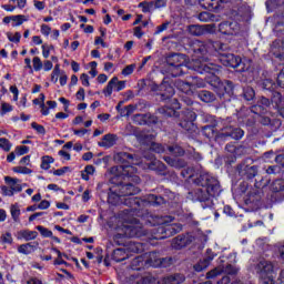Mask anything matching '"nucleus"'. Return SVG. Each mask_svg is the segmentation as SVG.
Segmentation results:
<instances>
[{"instance_id": "nucleus-1", "label": "nucleus", "mask_w": 284, "mask_h": 284, "mask_svg": "<svg viewBox=\"0 0 284 284\" xmlns=\"http://www.w3.org/2000/svg\"><path fill=\"white\" fill-rule=\"evenodd\" d=\"M114 159L115 161H120V163H125V161L129 163V165L122 164L112 166L109 170L111 183L118 185V190L124 199V205L129 206L119 214V222L122 223V225L118 226V232L122 233H118V236L126 239L145 236L148 233L143 229V224L134 216H143V211L150 205H161L163 197H159L154 194L148 195L144 200L131 197L141 192V189L136 186L141 183V178L136 175L139 169L135 166H141V162L126 152L118 153ZM122 181H132L135 185L132 183L122 184Z\"/></svg>"}, {"instance_id": "nucleus-2", "label": "nucleus", "mask_w": 284, "mask_h": 284, "mask_svg": "<svg viewBox=\"0 0 284 284\" xmlns=\"http://www.w3.org/2000/svg\"><path fill=\"white\" fill-rule=\"evenodd\" d=\"M191 48L196 58H193L190 62L185 63L186 58L183 53H173L168 58V65L171 77H182L187 70H194L199 74H212L213 81L219 83V72H221V67L219 64L207 62V57L212 52V48L215 52H225L227 50V44L221 42H202L200 40H193Z\"/></svg>"}, {"instance_id": "nucleus-3", "label": "nucleus", "mask_w": 284, "mask_h": 284, "mask_svg": "<svg viewBox=\"0 0 284 284\" xmlns=\"http://www.w3.org/2000/svg\"><path fill=\"white\" fill-rule=\"evenodd\" d=\"M183 179H189L192 183L197 185L196 189L187 193L186 199L193 203H201L203 210L206 207H214V199L221 194V184L219 180L212 174L189 168L181 172Z\"/></svg>"}, {"instance_id": "nucleus-4", "label": "nucleus", "mask_w": 284, "mask_h": 284, "mask_svg": "<svg viewBox=\"0 0 284 284\" xmlns=\"http://www.w3.org/2000/svg\"><path fill=\"white\" fill-rule=\"evenodd\" d=\"M148 223H150L151 225H158L155 232L153 233V239L155 240L174 236V234H179V232L183 230V225L179 223H172L171 216L152 217V220H148Z\"/></svg>"}, {"instance_id": "nucleus-5", "label": "nucleus", "mask_w": 284, "mask_h": 284, "mask_svg": "<svg viewBox=\"0 0 284 284\" xmlns=\"http://www.w3.org/2000/svg\"><path fill=\"white\" fill-rule=\"evenodd\" d=\"M160 92L162 101H166V104L159 109L160 114L176 116V110H181V103H179V100L172 99L174 97V88L168 82H162Z\"/></svg>"}, {"instance_id": "nucleus-6", "label": "nucleus", "mask_w": 284, "mask_h": 284, "mask_svg": "<svg viewBox=\"0 0 284 284\" xmlns=\"http://www.w3.org/2000/svg\"><path fill=\"white\" fill-rule=\"evenodd\" d=\"M251 272L257 274L265 284H274L276 280V267L267 260H261L250 267Z\"/></svg>"}, {"instance_id": "nucleus-7", "label": "nucleus", "mask_w": 284, "mask_h": 284, "mask_svg": "<svg viewBox=\"0 0 284 284\" xmlns=\"http://www.w3.org/2000/svg\"><path fill=\"white\" fill-rule=\"evenodd\" d=\"M175 88H178L180 92L190 97V94H194V90H196V88H205V81L197 77H190L186 81L176 80Z\"/></svg>"}, {"instance_id": "nucleus-8", "label": "nucleus", "mask_w": 284, "mask_h": 284, "mask_svg": "<svg viewBox=\"0 0 284 284\" xmlns=\"http://www.w3.org/2000/svg\"><path fill=\"white\" fill-rule=\"evenodd\" d=\"M220 61L222 62V65H225L226 68L237 69V72H245V70H247L245 64H243L241 57H236L232 53H220Z\"/></svg>"}, {"instance_id": "nucleus-9", "label": "nucleus", "mask_w": 284, "mask_h": 284, "mask_svg": "<svg viewBox=\"0 0 284 284\" xmlns=\"http://www.w3.org/2000/svg\"><path fill=\"white\" fill-rule=\"evenodd\" d=\"M223 257H220V265L214 270L210 271L206 274V278H216V276H221V274H229L230 276H234V274L239 273V268L236 266L226 264L223 265Z\"/></svg>"}, {"instance_id": "nucleus-10", "label": "nucleus", "mask_w": 284, "mask_h": 284, "mask_svg": "<svg viewBox=\"0 0 284 284\" xmlns=\"http://www.w3.org/2000/svg\"><path fill=\"white\" fill-rule=\"evenodd\" d=\"M194 121H196V113L190 109H186L181 114L180 126H182V129L186 132H196Z\"/></svg>"}, {"instance_id": "nucleus-11", "label": "nucleus", "mask_w": 284, "mask_h": 284, "mask_svg": "<svg viewBox=\"0 0 284 284\" xmlns=\"http://www.w3.org/2000/svg\"><path fill=\"white\" fill-rule=\"evenodd\" d=\"M187 30L192 34V37H203V34H212L216 32V24H192L189 27Z\"/></svg>"}, {"instance_id": "nucleus-12", "label": "nucleus", "mask_w": 284, "mask_h": 284, "mask_svg": "<svg viewBox=\"0 0 284 284\" xmlns=\"http://www.w3.org/2000/svg\"><path fill=\"white\" fill-rule=\"evenodd\" d=\"M121 90H125V81H119L118 77H113L106 84V88L103 89L102 93L104 97H112L113 92H121Z\"/></svg>"}, {"instance_id": "nucleus-13", "label": "nucleus", "mask_w": 284, "mask_h": 284, "mask_svg": "<svg viewBox=\"0 0 284 284\" xmlns=\"http://www.w3.org/2000/svg\"><path fill=\"white\" fill-rule=\"evenodd\" d=\"M219 30L221 34L226 37H234L241 32V26H239V22L225 21L220 23Z\"/></svg>"}, {"instance_id": "nucleus-14", "label": "nucleus", "mask_w": 284, "mask_h": 284, "mask_svg": "<svg viewBox=\"0 0 284 284\" xmlns=\"http://www.w3.org/2000/svg\"><path fill=\"white\" fill-rule=\"evenodd\" d=\"M133 123L138 125H152V123H159V118L152 113L135 114L133 116Z\"/></svg>"}, {"instance_id": "nucleus-15", "label": "nucleus", "mask_w": 284, "mask_h": 284, "mask_svg": "<svg viewBox=\"0 0 284 284\" xmlns=\"http://www.w3.org/2000/svg\"><path fill=\"white\" fill-rule=\"evenodd\" d=\"M192 241H194V236H192V234L179 235L173 239L172 247H174V250H182V247H187Z\"/></svg>"}, {"instance_id": "nucleus-16", "label": "nucleus", "mask_w": 284, "mask_h": 284, "mask_svg": "<svg viewBox=\"0 0 284 284\" xmlns=\"http://www.w3.org/2000/svg\"><path fill=\"white\" fill-rule=\"evenodd\" d=\"M108 203L110 205H125V197L121 195L119 189H111L108 196Z\"/></svg>"}, {"instance_id": "nucleus-17", "label": "nucleus", "mask_w": 284, "mask_h": 284, "mask_svg": "<svg viewBox=\"0 0 284 284\" xmlns=\"http://www.w3.org/2000/svg\"><path fill=\"white\" fill-rule=\"evenodd\" d=\"M215 256L216 254L212 253V250H206V255L203 261H200L193 266L195 272H203V270H207V267H210V263L214 261Z\"/></svg>"}, {"instance_id": "nucleus-18", "label": "nucleus", "mask_w": 284, "mask_h": 284, "mask_svg": "<svg viewBox=\"0 0 284 284\" xmlns=\"http://www.w3.org/2000/svg\"><path fill=\"white\" fill-rule=\"evenodd\" d=\"M145 267H161V255L158 252L144 254Z\"/></svg>"}, {"instance_id": "nucleus-19", "label": "nucleus", "mask_w": 284, "mask_h": 284, "mask_svg": "<svg viewBox=\"0 0 284 284\" xmlns=\"http://www.w3.org/2000/svg\"><path fill=\"white\" fill-rule=\"evenodd\" d=\"M237 172L240 176H246V179H254V176L258 174V168L240 164L237 166Z\"/></svg>"}, {"instance_id": "nucleus-20", "label": "nucleus", "mask_w": 284, "mask_h": 284, "mask_svg": "<svg viewBox=\"0 0 284 284\" xmlns=\"http://www.w3.org/2000/svg\"><path fill=\"white\" fill-rule=\"evenodd\" d=\"M116 141H119V136L116 134L108 133L102 138L98 145L100 148H105V150H110V148H114V145H116Z\"/></svg>"}, {"instance_id": "nucleus-21", "label": "nucleus", "mask_w": 284, "mask_h": 284, "mask_svg": "<svg viewBox=\"0 0 284 284\" xmlns=\"http://www.w3.org/2000/svg\"><path fill=\"white\" fill-rule=\"evenodd\" d=\"M267 108H270V99L262 98L256 105L251 108V112L253 114H265Z\"/></svg>"}, {"instance_id": "nucleus-22", "label": "nucleus", "mask_w": 284, "mask_h": 284, "mask_svg": "<svg viewBox=\"0 0 284 284\" xmlns=\"http://www.w3.org/2000/svg\"><path fill=\"white\" fill-rule=\"evenodd\" d=\"M276 163H280V165L284 169V155H277L275 158ZM284 190V180H276L273 183V192H282Z\"/></svg>"}, {"instance_id": "nucleus-23", "label": "nucleus", "mask_w": 284, "mask_h": 284, "mask_svg": "<svg viewBox=\"0 0 284 284\" xmlns=\"http://www.w3.org/2000/svg\"><path fill=\"white\" fill-rule=\"evenodd\" d=\"M4 181L8 186L13 191V194H17V192H21V190H23V186H21V181L19 179L6 176Z\"/></svg>"}, {"instance_id": "nucleus-24", "label": "nucleus", "mask_w": 284, "mask_h": 284, "mask_svg": "<svg viewBox=\"0 0 284 284\" xmlns=\"http://www.w3.org/2000/svg\"><path fill=\"white\" fill-rule=\"evenodd\" d=\"M185 281V276L182 274H174L162 278L159 284H181Z\"/></svg>"}, {"instance_id": "nucleus-25", "label": "nucleus", "mask_w": 284, "mask_h": 284, "mask_svg": "<svg viewBox=\"0 0 284 284\" xmlns=\"http://www.w3.org/2000/svg\"><path fill=\"white\" fill-rule=\"evenodd\" d=\"M145 255H140L135 258H133V261L131 262V270H134L136 272L141 271V270H145Z\"/></svg>"}, {"instance_id": "nucleus-26", "label": "nucleus", "mask_w": 284, "mask_h": 284, "mask_svg": "<svg viewBox=\"0 0 284 284\" xmlns=\"http://www.w3.org/2000/svg\"><path fill=\"white\" fill-rule=\"evenodd\" d=\"M199 3L204 10H219L221 0H199Z\"/></svg>"}, {"instance_id": "nucleus-27", "label": "nucleus", "mask_w": 284, "mask_h": 284, "mask_svg": "<svg viewBox=\"0 0 284 284\" xmlns=\"http://www.w3.org/2000/svg\"><path fill=\"white\" fill-rule=\"evenodd\" d=\"M149 170H153L154 172H160L161 174H165V164L163 162L152 159L148 164Z\"/></svg>"}, {"instance_id": "nucleus-28", "label": "nucleus", "mask_w": 284, "mask_h": 284, "mask_svg": "<svg viewBox=\"0 0 284 284\" xmlns=\"http://www.w3.org/2000/svg\"><path fill=\"white\" fill-rule=\"evenodd\" d=\"M39 236V233L37 231H29V230H23L18 232V240L21 241L23 239L24 241H34Z\"/></svg>"}, {"instance_id": "nucleus-29", "label": "nucleus", "mask_w": 284, "mask_h": 284, "mask_svg": "<svg viewBox=\"0 0 284 284\" xmlns=\"http://www.w3.org/2000/svg\"><path fill=\"white\" fill-rule=\"evenodd\" d=\"M165 163H168V165H171V168H176L178 170H181V168H185L186 162L183 159H172L170 156L164 158Z\"/></svg>"}, {"instance_id": "nucleus-30", "label": "nucleus", "mask_w": 284, "mask_h": 284, "mask_svg": "<svg viewBox=\"0 0 284 284\" xmlns=\"http://www.w3.org/2000/svg\"><path fill=\"white\" fill-rule=\"evenodd\" d=\"M112 258L115 261V263H121V261H125V258H128L126 248H115L113 251Z\"/></svg>"}, {"instance_id": "nucleus-31", "label": "nucleus", "mask_w": 284, "mask_h": 284, "mask_svg": "<svg viewBox=\"0 0 284 284\" xmlns=\"http://www.w3.org/2000/svg\"><path fill=\"white\" fill-rule=\"evenodd\" d=\"M197 97L200 101H203L204 103H212L213 101L216 100V97L214 95V93L210 91H200L197 93Z\"/></svg>"}, {"instance_id": "nucleus-32", "label": "nucleus", "mask_w": 284, "mask_h": 284, "mask_svg": "<svg viewBox=\"0 0 284 284\" xmlns=\"http://www.w3.org/2000/svg\"><path fill=\"white\" fill-rule=\"evenodd\" d=\"M30 20V17L23 16V14H18V16H12V28H19V26H23L27 21Z\"/></svg>"}, {"instance_id": "nucleus-33", "label": "nucleus", "mask_w": 284, "mask_h": 284, "mask_svg": "<svg viewBox=\"0 0 284 284\" xmlns=\"http://www.w3.org/2000/svg\"><path fill=\"white\" fill-rule=\"evenodd\" d=\"M126 252H133L134 254H139V252H143V244L140 242H130Z\"/></svg>"}, {"instance_id": "nucleus-34", "label": "nucleus", "mask_w": 284, "mask_h": 284, "mask_svg": "<svg viewBox=\"0 0 284 284\" xmlns=\"http://www.w3.org/2000/svg\"><path fill=\"white\" fill-rule=\"evenodd\" d=\"M225 134L226 136H231V139L239 141L243 139L245 132L242 129H232L230 132H226Z\"/></svg>"}, {"instance_id": "nucleus-35", "label": "nucleus", "mask_w": 284, "mask_h": 284, "mask_svg": "<svg viewBox=\"0 0 284 284\" xmlns=\"http://www.w3.org/2000/svg\"><path fill=\"white\" fill-rule=\"evenodd\" d=\"M18 252L19 254H24L28 256V254H32V252H34V245H32L31 243L21 244L18 247Z\"/></svg>"}, {"instance_id": "nucleus-36", "label": "nucleus", "mask_w": 284, "mask_h": 284, "mask_svg": "<svg viewBox=\"0 0 284 284\" xmlns=\"http://www.w3.org/2000/svg\"><path fill=\"white\" fill-rule=\"evenodd\" d=\"M10 212L14 223H19V217L21 216V209H19V204H12Z\"/></svg>"}, {"instance_id": "nucleus-37", "label": "nucleus", "mask_w": 284, "mask_h": 284, "mask_svg": "<svg viewBox=\"0 0 284 284\" xmlns=\"http://www.w3.org/2000/svg\"><path fill=\"white\" fill-rule=\"evenodd\" d=\"M13 241L14 240L12 239V233L10 232H4L0 236V243L2 245H12Z\"/></svg>"}, {"instance_id": "nucleus-38", "label": "nucleus", "mask_w": 284, "mask_h": 284, "mask_svg": "<svg viewBox=\"0 0 284 284\" xmlns=\"http://www.w3.org/2000/svg\"><path fill=\"white\" fill-rule=\"evenodd\" d=\"M169 154H173V156H183L185 154V151L183 148L179 145L169 146Z\"/></svg>"}, {"instance_id": "nucleus-39", "label": "nucleus", "mask_w": 284, "mask_h": 284, "mask_svg": "<svg viewBox=\"0 0 284 284\" xmlns=\"http://www.w3.org/2000/svg\"><path fill=\"white\" fill-rule=\"evenodd\" d=\"M41 169L42 170H50V165H52V163H54V158L50 156V155H44L42 156L41 160Z\"/></svg>"}, {"instance_id": "nucleus-40", "label": "nucleus", "mask_w": 284, "mask_h": 284, "mask_svg": "<svg viewBox=\"0 0 284 284\" xmlns=\"http://www.w3.org/2000/svg\"><path fill=\"white\" fill-rule=\"evenodd\" d=\"M94 174V166L88 165L85 169L82 171L81 176L83 181H90V176Z\"/></svg>"}, {"instance_id": "nucleus-41", "label": "nucleus", "mask_w": 284, "mask_h": 284, "mask_svg": "<svg viewBox=\"0 0 284 284\" xmlns=\"http://www.w3.org/2000/svg\"><path fill=\"white\" fill-rule=\"evenodd\" d=\"M243 95L246 101H252L254 97H256V93L254 92V89L251 87H245L243 90Z\"/></svg>"}, {"instance_id": "nucleus-42", "label": "nucleus", "mask_w": 284, "mask_h": 284, "mask_svg": "<svg viewBox=\"0 0 284 284\" xmlns=\"http://www.w3.org/2000/svg\"><path fill=\"white\" fill-rule=\"evenodd\" d=\"M150 150H151V152H155L156 154H163V152H165V146H163L156 142H152Z\"/></svg>"}, {"instance_id": "nucleus-43", "label": "nucleus", "mask_w": 284, "mask_h": 284, "mask_svg": "<svg viewBox=\"0 0 284 284\" xmlns=\"http://www.w3.org/2000/svg\"><path fill=\"white\" fill-rule=\"evenodd\" d=\"M197 19L202 22H207V21H214V14L210 12H201L197 17Z\"/></svg>"}, {"instance_id": "nucleus-44", "label": "nucleus", "mask_w": 284, "mask_h": 284, "mask_svg": "<svg viewBox=\"0 0 284 284\" xmlns=\"http://www.w3.org/2000/svg\"><path fill=\"white\" fill-rule=\"evenodd\" d=\"M61 75V67L57 64L51 73L52 83H57L59 81V77Z\"/></svg>"}, {"instance_id": "nucleus-45", "label": "nucleus", "mask_w": 284, "mask_h": 284, "mask_svg": "<svg viewBox=\"0 0 284 284\" xmlns=\"http://www.w3.org/2000/svg\"><path fill=\"white\" fill-rule=\"evenodd\" d=\"M0 148L4 150V152H10L12 150V143L6 138L0 139Z\"/></svg>"}, {"instance_id": "nucleus-46", "label": "nucleus", "mask_w": 284, "mask_h": 284, "mask_svg": "<svg viewBox=\"0 0 284 284\" xmlns=\"http://www.w3.org/2000/svg\"><path fill=\"white\" fill-rule=\"evenodd\" d=\"M7 39L11 41V43H19L21 41V33L16 32L14 34L12 32L7 33Z\"/></svg>"}, {"instance_id": "nucleus-47", "label": "nucleus", "mask_w": 284, "mask_h": 284, "mask_svg": "<svg viewBox=\"0 0 284 284\" xmlns=\"http://www.w3.org/2000/svg\"><path fill=\"white\" fill-rule=\"evenodd\" d=\"M38 232H40L41 236L44 239H52V231L48 230L47 227L39 225L37 226Z\"/></svg>"}, {"instance_id": "nucleus-48", "label": "nucleus", "mask_w": 284, "mask_h": 284, "mask_svg": "<svg viewBox=\"0 0 284 284\" xmlns=\"http://www.w3.org/2000/svg\"><path fill=\"white\" fill-rule=\"evenodd\" d=\"M33 63V70L36 72H40V70H43V62L41 61V58L34 57L32 60Z\"/></svg>"}, {"instance_id": "nucleus-49", "label": "nucleus", "mask_w": 284, "mask_h": 284, "mask_svg": "<svg viewBox=\"0 0 284 284\" xmlns=\"http://www.w3.org/2000/svg\"><path fill=\"white\" fill-rule=\"evenodd\" d=\"M136 70V64H129L122 70L123 77H130Z\"/></svg>"}, {"instance_id": "nucleus-50", "label": "nucleus", "mask_w": 284, "mask_h": 284, "mask_svg": "<svg viewBox=\"0 0 284 284\" xmlns=\"http://www.w3.org/2000/svg\"><path fill=\"white\" fill-rule=\"evenodd\" d=\"M12 110H13V108L10 103L2 102L0 114H1V116H3L6 114H8V112H12Z\"/></svg>"}, {"instance_id": "nucleus-51", "label": "nucleus", "mask_w": 284, "mask_h": 284, "mask_svg": "<svg viewBox=\"0 0 284 284\" xmlns=\"http://www.w3.org/2000/svg\"><path fill=\"white\" fill-rule=\"evenodd\" d=\"M136 111V106L133 104H129L124 108V112H122V116H130Z\"/></svg>"}, {"instance_id": "nucleus-52", "label": "nucleus", "mask_w": 284, "mask_h": 284, "mask_svg": "<svg viewBox=\"0 0 284 284\" xmlns=\"http://www.w3.org/2000/svg\"><path fill=\"white\" fill-rule=\"evenodd\" d=\"M30 152V148L26 145L17 146L16 148V154L18 156H23V154H28Z\"/></svg>"}, {"instance_id": "nucleus-53", "label": "nucleus", "mask_w": 284, "mask_h": 284, "mask_svg": "<svg viewBox=\"0 0 284 284\" xmlns=\"http://www.w3.org/2000/svg\"><path fill=\"white\" fill-rule=\"evenodd\" d=\"M222 87L226 94H232V91L234 90V83H232V81H225L224 83H222Z\"/></svg>"}, {"instance_id": "nucleus-54", "label": "nucleus", "mask_w": 284, "mask_h": 284, "mask_svg": "<svg viewBox=\"0 0 284 284\" xmlns=\"http://www.w3.org/2000/svg\"><path fill=\"white\" fill-rule=\"evenodd\" d=\"M160 262L161 264L159 267H170V265H172L173 263V260L172 257H163V258L160 257Z\"/></svg>"}, {"instance_id": "nucleus-55", "label": "nucleus", "mask_w": 284, "mask_h": 284, "mask_svg": "<svg viewBox=\"0 0 284 284\" xmlns=\"http://www.w3.org/2000/svg\"><path fill=\"white\" fill-rule=\"evenodd\" d=\"M31 128L38 132V134H45V128L41 124H38L37 122H33L31 124Z\"/></svg>"}, {"instance_id": "nucleus-56", "label": "nucleus", "mask_w": 284, "mask_h": 284, "mask_svg": "<svg viewBox=\"0 0 284 284\" xmlns=\"http://www.w3.org/2000/svg\"><path fill=\"white\" fill-rule=\"evenodd\" d=\"M2 196H14V191L9 186H1Z\"/></svg>"}, {"instance_id": "nucleus-57", "label": "nucleus", "mask_w": 284, "mask_h": 284, "mask_svg": "<svg viewBox=\"0 0 284 284\" xmlns=\"http://www.w3.org/2000/svg\"><path fill=\"white\" fill-rule=\"evenodd\" d=\"M274 6H277V7L284 6V0H275L274 2H272V0L266 1L267 10H270V7L274 8Z\"/></svg>"}, {"instance_id": "nucleus-58", "label": "nucleus", "mask_w": 284, "mask_h": 284, "mask_svg": "<svg viewBox=\"0 0 284 284\" xmlns=\"http://www.w3.org/2000/svg\"><path fill=\"white\" fill-rule=\"evenodd\" d=\"M52 45L43 44L42 45V57L48 59L50 57V50H52Z\"/></svg>"}, {"instance_id": "nucleus-59", "label": "nucleus", "mask_w": 284, "mask_h": 284, "mask_svg": "<svg viewBox=\"0 0 284 284\" xmlns=\"http://www.w3.org/2000/svg\"><path fill=\"white\" fill-rule=\"evenodd\" d=\"M278 172H281V166L280 165H273V166H268L266 169L267 174H278Z\"/></svg>"}, {"instance_id": "nucleus-60", "label": "nucleus", "mask_w": 284, "mask_h": 284, "mask_svg": "<svg viewBox=\"0 0 284 284\" xmlns=\"http://www.w3.org/2000/svg\"><path fill=\"white\" fill-rule=\"evenodd\" d=\"M40 32L44 37H49L50 32H52V28H50V26H48V24H42L41 29H40Z\"/></svg>"}, {"instance_id": "nucleus-61", "label": "nucleus", "mask_w": 284, "mask_h": 284, "mask_svg": "<svg viewBox=\"0 0 284 284\" xmlns=\"http://www.w3.org/2000/svg\"><path fill=\"white\" fill-rule=\"evenodd\" d=\"M80 81L82 82V85H84V88H90V77L85 73H83L80 77Z\"/></svg>"}, {"instance_id": "nucleus-62", "label": "nucleus", "mask_w": 284, "mask_h": 284, "mask_svg": "<svg viewBox=\"0 0 284 284\" xmlns=\"http://www.w3.org/2000/svg\"><path fill=\"white\" fill-rule=\"evenodd\" d=\"M14 172H17L18 174H31L32 170H30L26 166H20L18 169H14Z\"/></svg>"}, {"instance_id": "nucleus-63", "label": "nucleus", "mask_w": 284, "mask_h": 284, "mask_svg": "<svg viewBox=\"0 0 284 284\" xmlns=\"http://www.w3.org/2000/svg\"><path fill=\"white\" fill-rule=\"evenodd\" d=\"M277 85L280 88H284V68L281 70L280 74L277 75Z\"/></svg>"}, {"instance_id": "nucleus-64", "label": "nucleus", "mask_w": 284, "mask_h": 284, "mask_svg": "<svg viewBox=\"0 0 284 284\" xmlns=\"http://www.w3.org/2000/svg\"><path fill=\"white\" fill-rule=\"evenodd\" d=\"M276 108H277L281 116H283V119H284V100H280V103L276 104Z\"/></svg>"}]
</instances>
